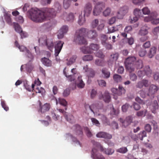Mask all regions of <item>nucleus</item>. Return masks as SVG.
<instances>
[{
    "mask_svg": "<svg viewBox=\"0 0 159 159\" xmlns=\"http://www.w3.org/2000/svg\"><path fill=\"white\" fill-rule=\"evenodd\" d=\"M30 17L35 22H42L48 17L53 18L56 14L54 9L45 8L40 10L37 8H32L28 12Z\"/></svg>",
    "mask_w": 159,
    "mask_h": 159,
    "instance_id": "1",
    "label": "nucleus"
},
{
    "mask_svg": "<svg viewBox=\"0 0 159 159\" xmlns=\"http://www.w3.org/2000/svg\"><path fill=\"white\" fill-rule=\"evenodd\" d=\"M91 143L93 145L91 151V157L94 159H105L104 157L98 152V150L99 149L101 151H104L103 147L99 143L94 140H92Z\"/></svg>",
    "mask_w": 159,
    "mask_h": 159,
    "instance_id": "2",
    "label": "nucleus"
},
{
    "mask_svg": "<svg viewBox=\"0 0 159 159\" xmlns=\"http://www.w3.org/2000/svg\"><path fill=\"white\" fill-rule=\"evenodd\" d=\"M86 32V29L83 28L76 31L74 38V41L76 43L79 44L86 45L87 44V41L84 38Z\"/></svg>",
    "mask_w": 159,
    "mask_h": 159,
    "instance_id": "3",
    "label": "nucleus"
},
{
    "mask_svg": "<svg viewBox=\"0 0 159 159\" xmlns=\"http://www.w3.org/2000/svg\"><path fill=\"white\" fill-rule=\"evenodd\" d=\"M39 43L43 45L46 46L48 48L52 51L53 48L54 44L52 39L46 35H43L38 40Z\"/></svg>",
    "mask_w": 159,
    "mask_h": 159,
    "instance_id": "4",
    "label": "nucleus"
},
{
    "mask_svg": "<svg viewBox=\"0 0 159 159\" xmlns=\"http://www.w3.org/2000/svg\"><path fill=\"white\" fill-rule=\"evenodd\" d=\"M136 60V58L134 57H129L126 59L125 62V68L129 72L134 70V64Z\"/></svg>",
    "mask_w": 159,
    "mask_h": 159,
    "instance_id": "5",
    "label": "nucleus"
},
{
    "mask_svg": "<svg viewBox=\"0 0 159 159\" xmlns=\"http://www.w3.org/2000/svg\"><path fill=\"white\" fill-rule=\"evenodd\" d=\"M99 48V46L97 44L91 43L89 47L84 46L81 48L82 51L84 53H91L93 51H96Z\"/></svg>",
    "mask_w": 159,
    "mask_h": 159,
    "instance_id": "6",
    "label": "nucleus"
},
{
    "mask_svg": "<svg viewBox=\"0 0 159 159\" xmlns=\"http://www.w3.org/2000/svg\"><path fill=\"white\" fill-rule=\"evenodd\" d=\"M105 7V3L102 2H97L95 5L93 11V14L95 16L99 15Z\"/></svg>",
    "mask_w": 159,
    "mask_h": 159,
    "instance_id": "7",
    "label": "nucleus"
},
{
    "mask_svg": "<svg viewBox=\"0 0 159 159\" xmlns=\"http://www.w3.org/2000/svg\"><path fill=\"white\" fill-rule=\"evenodd\" d=\"M92 4L90 2H88L85 5L83 10L84 15V16H89L91 13L92 9Z\"/></svg>",
    "mask_w": 159,
    "mask_h": 159,
    "instance_id": "8",
    "label": "nucleus"
},
{
    "mask_svg": "<svg viewBox=\"0 0 159 159\" xmlns=\"http://www.w3.org/2000/svg\"><path fill=\"white\" fill-rule=\"evenodd\" d=\"M64 43L61 41H58L56 42L54 45L55 55L56 57L58 56L62 48Z\"/></svg>",
    "mask_w": 159,
    "mask_h": 159,
    "instance_id": "9",
    "label": "nucleus"
},
{
    "mask_svg": "<svg viewBox=\"0 0 159 159\" xmlns=\"http://www.w3.org/2000/svg\"><path fill=\"white\" fill-rule=\"evenodd\" d=\"M128 8L127 6H124L121 7L117 12V16L120 19H122L123 16L127 12Z\"/></svg>",
    "mask_w": 159,
    "mask_h": 159,
    "instance_id": "10",
    "label": "nucleus"
},
{
    "mask_svg": "<svg viewBox=\"0 0 159 159\" xmlns=\"http://www.w3.org/2000/svg\"><path fill=\"white\" fill-rule=\"evenodd\" d=\"M156 16H154L152 15H151L146 17L144 18V21L146 22L151 21L153 24L157 25L159 23V18H156Z\"/></svg>",
    "mask_w": 159,
    "mask_h": 159,
    "instance_id": "11",
    "label": "nucleus"
},
{
    "mask_svg": "<svg viewBox=\"0 0 159 159\" xmlns=\"http://www.w3.org/2000/svg\"><path fill=\"white\" fill-rule=\"evenodd\" d=\"M149 83L148 81L146 79H143L137 83L136 85L137 88L140 89H142L143 86L147 87L149 86Z\"/></svg>",
    "mask_w": 159,
    "mask_h": 159,
    "instance_id": "12",
    "label": "nucleus"
},
{
    "mask_svg": "<svg viewBox=\"0 0 159 159\" xmlns=\"http://www.w3.org/2000/svg\"><path fill=\"white\" fill-rule=\"evenodd\" d=\"M74 129V134L81 137L83 135L82 129L81 127L78 125H76L73 127Z\"/></svg>",
    "mask_w": 159,
    "mask_h": 159,
    "instance_id": "13",
    "label": "nucleus"
},
{
    "mask_svg": "<svg viewBox=\"0 0 159 159\" xmlns=\"http://www.w3.org/2000/svg\"><path fill=\"white\" fill-rule=\"evenodd\" d=\"M19 49L21 52H26V55L30 59V61L33 59V55L26 47L23 45H21Z\"/></svg>",
    "mask_w": 159,
    "mask_h": 159,
    "instance_id": "14",
    "label": "nucleus"
},
{
    "mask_svg": "<svg viewBox=\"0 0 159 159\" xmlns=\"http://www.w3.org/2000/svg\"><path fill=\"white\" fill-rule=\"evenodd\" d=\"M158 89L159 88L157 86L154 84H151L148 90L149 96L151 95L152 97L154 98V94L157 91Z\"/></svg>",
    "mask_w": 159,
    "mask_h": 159,
    "instance_id": "15",
    "label": "nucleus"
},
{
    "mask_svg": "<svg viewBox=\"0 0 159 159\" xmlns=\"http://www.w3.org/2000/svg\"><path fill=\"white\" fill-rule=\"evenodd\" d=\"M41 103L40 102H39L40 109L39 111L42 113H44L48 111L51 107L50 104L48 103H46L43 105L41 106Z\"/></svg>",
    "mask_w": 159,
    "mask_h": 159,
    "instance_id": "16",
    "label": "nucleus"
},
{
    "mask_svg": "<svg viewBox=\"0 0 159 159\" xmlns=\"http://www.w3.org/2000/svg\"><path fill=\"white\" fill-rule=\"evenodd\" d=\"M120 121L122 123L123 125L125 127L128 126L129 125L132 121V118L131 116H128L126 118L125 120L121 118L120 119Z\"/></svg>",
    "mask_w": 159,
    "mask_h": 159,
    "instance_id": "17",
    "label": "nucleus"
},
{
    "mask_svg": "<svg viewBox=\"0 0 159 159\" xmlns=\"http://www.w3.org/2000/svg\"><path fill=\"white\" fill-rule=\"evenodd\" d=\"M149 108L152 113H156V110L158 108V104L157 101L156 100H154L152 102Z\"/></svg>",
    "mask_w": 159,
    "mask_h": 159,
    "instance_id": "18",
    "label": "nucleus"
},
{
    "mask_svg": "<svg viewBox=\"0 0 159 159\" xmlns=\"http://www.w3.org/2000/svg\"><path fill=\"white\" fill-rule=\"evenodd\" d=\"M123 27L122 25L121 24H120L115 27L113 26L109 27L108 28V32L110 33H112L115 31L122 30V29Z\"/></svg>",
    "mask_w": 159,
    "mask_h": 159,
    "instance_id": "19",
    "label": "nucleus"
},
{
    "mask_svg": "<svg viewBox=\"0 0 159 159\" xmlns=\"http://www.w3.org/2000/svg\"><path fill=\"white\" fill-rule=\"evenodd\" d=\"M96 136L98 138H104L110 139L112 138V136L111 134L107 133L101 132L96 134Z\"/></svg>",
    "mask_w": 159,
    "mask_h": 159,
    "instance_id": "20",
    "label": "nucleus"
},
{
    "mask_svg": "<svg viewBox=\"0 0 159 159\" xmlns=\"http://www.w3.org/2000/svg\"><path fill=\"white\" fill-rule=\"evenodd\" d=\"M98 36V34L96 30H91L87 32V36L90 39H95Z\"/></svg>",
    "mask_w": 159,
    "mask_h": 159,
    "instance_id": "21",
    "label": "nucleus"
},
{
    "mask_svg": "<svg viewBox=\"0 0 159 159\" xmlns=\"http://www.w3.org/2000/svg\"><path fill=\"white\" fill-rule=\"evenodd\" d=\"M102 98L105 102L107 103H109L111 100V98L110 94L107 91H106L102 95Z\"/></svg>",
    "mask_w": 159,
    "mask_h": 159,
    "instance_id": "22",
    "label": "nucleus"
},
{
    "mask_svg": "<svg viewBox=\"0 0 159 159\" xmlns=\"http://www.w3.org/2000/svg\"><path fill=\"white\" fill-rule=\"evenodd\" d=\"M143 70L148 77L151 76L152 73V71L149 66H145L143 68Z\"/></svg>",
    "mask_w": 159,
    "mask_h": 159,
    "instance_id": "23",
    "label": "nucleus"
},
{
    "mask_svg": "<svg viewBox=\"0 0 159 159\" xmlns=\"http://www.w3.org/2000/svg\"><path fill=\"white\" fill-rule=\"evenodd\" d=\"M76 85L77 87L79 88L82 89L84 87L85 84L83 81L81 77H78V80L76 82Z\"/></svg>",
    "mask_w": 159,
    "mask_h": 159,
    "instance_id": "24",
    "label": "nucleus"
},
{
    "mask_svg": "<svg viewBox=\"0 0 159 159\" xmlns=\"http://www.w3.org/2000/svg\"><path fill=\"white\" fill-rule=\"evenodd\" d=\"M102 72L104 75V78L108 79L110 76V72L106 68H103L102 70Z\"/></svg>",
    "mask_w": 159,
    "mask_h": 159,
    "instance_id": "25",
    "label": "nucleus"
},
{
    "mask_svg": "<svg viewBox=\"0 0 159 159\" xmlns=\"http://www.w3.org/2000/svg\"><path fill=\"white\" fill-rule=\"evenodd\" d=\"M41 61L43 64L46 66H50L52 65V62L51 61L47 58L44 57L42 58L41 59Z\"/></svg>",
    "mask_w": 159,
    "mask_h": 159,
    "instance_id": "26",
    "label": "nucleus"
},
{
    "mask_svg": "<svg viewBox=\"0 0 159 159\" xmlns=\"http://www.w3.org/2000/svg\"><path fill=\"white\" fill-rule=\"evenodd\" d=\"M156 48L155 47L151 48L148 54V56L150 58H152L156 54Z\"/></svg>",
    "mask_w": 159,
    "mask_h": 159,
    "instance_id": "27",
    "label": "nucleus"
},
{
    "mask_svg": "<svg viewBox=\"0 0 159 159\" xmlns=\"http://www.w3.org/2000/svg\"><path fill=\"white\" fill-rule=\"evenodd\" d=\"M11 15L5 13L4 16V19L7 23L10 25H12V20L11 17Z\"/></svg>",
    "mask_w": 159,
    "mask_h": 159,
    "instance_id": "28",
    "label": "nucleus"
},
{
    "mask_svg": "<svg viewBox=\"0 0 159 159\" xmlns=\"http://www.w3.org/2000/svg\"><path fill=\"white\" fill-rule=\"evenodd\" d=\"M95 63L96 65L99 66H103L105 65V62L102 59H96L95 60Z\"/></svg>",
    "mask_w": 159,
    "mask_h": 159,
    "instance_id": "29",
    "label": "nucleus"
},
{
    "mask_svg": "<svg viewBox=\"0 0 159 159\" xmlns=\"http://www.w3.org/2000/svg\"><path fill=\"white\" fill-rule=\"evenodd\" d=\"M113 79L114 81L116 83L120 82L122 80V77L117 74H115L113 76Z\"/></svg>",
    "mask_w": 159,
    "mask_h": 159,
    "instance_id": "30",
    "label": "nucleus"
},
{
    "mask_svg": "<svg viewBox=\"0 0 159 159\" xmlns=\"http://www.w3.org/2000/svg\"><path fill=\"white\" fill-rule=\"evenodd\" d=\"M84 15L82 16L81 14L79 16L78 23L80 25H83L85 22V17Z\"/></svg>",
    "mask_w": 159,
    "mask_h": 159,
    "instance_id": "31",
    "label": "nucleus"
},
{
    "mask_svg": "<svg viewBox=\"0 0 159 159\" xmlns=\"http://www.w3.org/2000/svg\"><path fill=\"white\" fill-rule=\"evenodd\" d=\"M135 66L137 69H140L142 68L143 67L142 61L141 60H138L136 62Z\"/></svg>",
    "mask_w": 159,
    "mask_h": 159,
    "instance_id": "32",
    "label": "nucleus"
},
{
    "mask_svg": "<svg viewBox=\"0 0 159 159\" xmlns=\"http://www.w3.org/2000/svg\"><path fill=\"white\" fill-rule=\"evenodd\" d=\"M148 32L146 27H142L139 32V35H147Z\"/></svg>",
    "mask_w": 159,
    "mask_h": 159,
    "instance_id": "33",
    "label": "nucleus"
},
{
    "mask_svg": "<svg viewBox=\"0 0 159 159\" xmlns=\"http://www.w3.org/2000/svg\"><path fill=\"white\" fill-rule=\"evenodd\" d=\"M125 92V89L122 86L119 85L118 89L117 95L120 96L123 94H124Z\"/></svg>",
    "mask_w": 159,
    "mask_h": 159,
    "instance_id": "34",
    "label": "nucleus"
},
{
    "mask_svg": "<svg viewBox=\"0 0 159 159\" xmlns=\"http://www.w3.org/2000/svg\"><path fill=\"white\" fill-rule=\"evenodd\" d=\"M145 90V89H142L139 92V93L140 97L143 98H145L147 96H150L149 94L148 93H146Z\"/></svg>",
    "mask_w": 159,
    "mask_h": 159,
    "instance_id": "35",
    "label": "nucleus"
},
{
    "mask_svg": "<svg viewBox=\"0 0 159 159\" xmlns=\"http://www.w3.org/2000/svg\"><path fill=\"white\" fill-rule=\"evenodd\" d=\"M82 59L84 61H89L93 60V57L91 55H87L83 56Z\"/></svg>",
    "mask_w": 159,
    "mask_h": 159,
    "instance_id": "36",
    "label": "nucleus"
},
{
    "mask_svg": "<svg viewBox=\"0 0 159 159\" xmlns=\"http://www.w3.org/2000/svg\"><path fill=\"white\" fill-rule=\"evenodd\" d=\"M99 104H97L96 103L93 104L90 106H89V107L92 112L94 113L93 110H96V109H99L100 107L98 105Z\"/></svg>",
    "mask_w": 159,
    "mask_h": 159,
    "instance_id": "37",
    "label": "nucleus"
},
{
    "mask_svg": "<svg viewBox=\"0 0 159 159\" xmlns=\"http://www.w3.org/2000/svg\"><path fill=\"white\" fill-rule=\"evenodd\" d=\"M14 27L15 31L17 33H20L22 32L21 28L18 23H14Z\"/></svg>",
    "mask_w": 159,
    "mask_h": 159,
    "instance_id": "38",
    "label": "nucleus"
},
{
    "mask_svg": "<svg viewBox=\"0 0 159 159\" xmlns=\"http://www.w3.org/2000/svg\"><path fill=\"white\" fill-rule=\"evenodd\" d=\"M76 57V56H72L70 58L69 61L67 62V65L69 66L73 64L75 61Z\"/></svg>",
    "mask_w": 159,
    "mask_h": 159,
    "instance_id": "39",
    "label": "nucleus"
},
{
    "mask_svg": "<svg viewBox=\"0 0 159 159\" xmlns=\"http://www.w3.org/2000/svg\"><path fill=\"white\" fill-rule=\"evenodd\" d=\"M147 112V110L146 109H144L143 110H141L137 112V115L138 116H144Z\"/></svg>",
    "mask_w": 159,
    "mask_h": 159,
    "instance_id": "40",
    "label": "nucleus"
},
{
    "mask_svg": "<svg viewBox=\"0 0 159 159\" xmlns=\"http://www.w3.org/2000/svg\"><path fill=\"white\" fill-rule=\"evenodd\" d=\"M87 74L88 78L89 79L90 78H93L94 76L95 75V72L92 69H90Z\"/></svg>",
    "mask_w": 159,
    "mask_h": 159,
    "instance_id": "41",
    "label": "nucleus"
},
{
    "mask_svg": "<svg viewBox=\"0 0 159 159\" xmlns=\"http://www.w3.org/2000/svg\"><path fill=\"white\" fill-rule=\"evenodd\" d=\"M99 23L98 20V19H95L93 20L91 23V27L92 28H95L98 25Z\"/></svg>",
    "mask_w": 159,
    "mask_h": 159,
    "instance_id": "42",
    "label": "nucleus"
},
{
    "mask_svg": "<svg viewBox=\"0 0 159 159\" xmlns=\"http://www.w3.org/2000/svg\"><path fill=\"white\" fill-rule=\"evenodd\" d=\"M146 136V132L143 130L139 133V134L138 138L141 140H143L144 137Z\"/></svg>",
    "mask_w": 159,
    "mask_h": 159,
    "instance_id": "43",
    "label": "nucleus"
},
{
    "mask_svg": "<svg viewBox=\"0 0 159 159\" xmlns=\"http://www.w3.org/2000/svg\"><path fill=\"white\" fill-rule=\"evenodd\" d=\"M71 3V0H64L63 6L65 9H67L70 6Z\"/></svg>",
    "mask_w": 159,
    "mask_h": 159,
    "instance_id": "44",
    "label": "nucleus"
},
{
    "mask_svg": "<svg viewBox=\"0 0 159 159\" xmlns=\"http://www.w3.org/2000/svg\"><path fill=\"white\" fill-rule=\"evenodd\" d=\"M34 68L33 65L31 64L28 63L26 65V69L29 72H30L33 70Z\"/></svg>",
    "mask_w": 159,
    "mask_h": 159,
    "instance_id": "45",
    "label": "nucleus"
},
{
    "mask_svg": "<svg viewBox=\"0 0 159 159\" xmlns=\"http://www.w3.org/2000/svg\"><path fill=\"white\" fill-rule=\"evenodd\" d=\"M134 16H137L138 17L142 16V13L141 10L138 8H136L134 11Z\"/></svg>",
    "mask_w": 159,
    "mask_h": 159,
    "instance_id": "46",
    "label": "nucleus"
},
{
    "mask_svg": "<svg viewBox=\"0 0 159 159\" xmlns=\"http://www.w3.org/2000/svg\"><path fill=\"white\" fill-rule=\"evenodd\" d=\"M128 151L126 147H123L121 148L116 150L117 152H120L121 153H125Z\"/></svg>",
    "mask_w": 159,
    "mask_h": 159,
    "instance_id": "47",
    "label": "nucleus"
},
{
    "mask_svg": "<svg viewBox=\"0 0 159 159\" xmlns=\"http://www.w3.org/2000/svg\"><path fill=\"white\" fill-rule=\"evenodd\" d=\"M111 9L109 7H107L106 9L102 13L104 16H109L111 12Z\"/></svg>",
    "mask_w": 159,
    "mask_h": 159,
    "instance_id": "48",
    "label": "nucleus"
},
{
    "mask_svg": "<svg viewBox=\"0 0 159 159\" xmlns=\"http://www.w3.org/2000/svg\"><path fill=\"white\" fill-rule=\"evenodd\" d=\"M74 19V16L73 14L70 13L66 17V20L68 21H73Z\"/></svg>",
    "mask_w": 159,
    "mask_h": 159,
    "instance_id": "49",
    "label": "nucleus"
},
{
    "mask_svg": "<svg viewBox=\"0 0 159 159\" xmlns=\"http://www.w3.org/2000/svg\"><path fill=\"white\" fill-rule=\"evenodd\" d=\"M34 91L36 93H41L42 94L44 92L45 90L43 88L37 86L35 88Z\"/></svg>",
    "mask_w": 159,
    "mask_h": 159,
    "instance_id": "50",
    "label": "nucleus"
},
{
    "mask_svg": "<svg viewBox=\"0 0 159 159\" xmlns=\"http://www.w3.org/2000/svg\"><path fill=\"white\" fill-rule=\"evenodd\" d=\"M114 150L111 148L105 149L104 150L105 153L108 155H111L114 153Z\"/></svg>",
    "mask_w": 159,
    "mask_h": 159,
    "instance_id": "51",
    "label": "nucleus"
},
{
    "mask_svg": "<svg viewBox=\"0 0 159 159\" xmlns=\"http://www.w3.org/2000/svg\"><path fill=\"white\" fill-rule=\"evenodd\" d=\"M58 102L60 104L64 106H66L67 105V102L64 99L61 98H59Z\"/></svg>",
    "mask_w": 159,
    "mask_h": 159,
    "instance_id": "52",
    "label": "nucleus"
},
{
    "mask_svg": "<svg viewBox=\"0 0 159 159\" xmlns=\"http://www.w3.org/2000/svg\"><path fill=\"white\" fill-rule=\"evenodd\" d=\"M146 53V51L144 49L141 48L139 52V54L140 57H144Z\"/></svg>",
    "mask_w": 159,
    "mask_h": 159,
    "instance_id": "53",
    "label": "nucleus"
},
{
    "mask_svg": "<svg viewBox=\"0 0 159 159\" xmlns=\"http://www.w3.org/2000/svg\"><path fill=\"white\" fill-rule=\"evenodd\" d=\"M68 30V27L67 25H64L62 27L60 30V31L63 32L65 34H66Z\"/></svg>",
    "mask_w": 159,
    "mask_h": 159,
    "instance_id": "54",
    "label": "nucleus"
},
{
    "mask_svg": "<svg viewBox=\"0 0 159 159\" xmlns=\"http://www.w3.org/2000/svg\"><path fill=\"white\" fill-rule=\"evenodd\" d=\"M145 0H133V2L134 4L140 5L144 2Z\"/></svg>",
    "mask_w": 159,
    "mask_h": 159,
    "instance_id": "55",
    "label": "nucleus"
},
{
    "mask_svg": "<svg viewBox=\"0 0 159 159\" xmlns=\"http://www.w3.org/2000/svg\"><path fill=\"white\" fill-rule=\"evenodd\" d=\"M68 135L71 137L74 142H75L76 143L78 144L81 146V144L80 141L78 140L76 138L74 137L71 134H68Z\"/></svg>",
    "mask_w": 159,
    "mask_h": 159,
    "instance_id": "56",
    "label": "nucleus"
},
{
    "mask_svg": "<svg viewBox=\"0 0 159 159\" xmlns=\"http://www.w3.org/2000/svg\"><path fill=\"white\" fill-rule=\"evenodd\" d=\"M129 76L130 79L133 81H135L137 80V77L135 74L130 73Z\"/></svg>",
    "mask_w": 159,
    "mask_h": 159,
    "instance_id": "57",
    "label": "nucleus"
},
{
    "mask_svg": "<svg viewBox=\"0 0 159 159\" xmlns=\"http://www.w3.org/2000/svg\"><path fill=\"white\" fill-rule=\"evenodd\" d=\"M144 129L147 132H150L152 129V127L149 124L146 125L144 126Z\"/></svg>",
    "mask_w": 159,
    "mask_h": 159,
    "instance_id": "58",
    "label": "nucleus"
},
{
    "mask_svg": "<svg viewBox=\"0 0 159 159\" xmlns=\"http://www.w3.org/2000/svg\"><path fill=\"white\" fill-rule=\"evenodd\" d=\"M135 100L139 103L141 104H144L145 102L144 100L141 99L139 97H137L135 98Z\"/></svg>",
    "mask_w": 159,
    "mask_h": 159,
    "instance_id": "59",
    "label": "nucleus"
},
{
    "mask_svg": "<svg viewBox=\"0 0 159 159\" xmlns=\"http://www.w3.org/2000/svg\"><path fill=\"white\" fill-rule=\"evenodd\" d=\"M129 107V105L127 103H125V104L123 105L121 108L122 111L124 112H126Z\"/></svg>",
    "mask_w": 159,
    "mask_h": 159,
    "instance_id": "60",
    "label": "nucleus"
},
{
    "mask_svg": "<svg viewBox=\"0 0 159 159\" xmlns=\"http://www.w3.org/2000/svg\"><path fill=\"white\" fill-rule=\"evenodd\" d=\"M91 120L93 124H94L95 125L98 126H99L100 123H99V121L96 119L92 118H91Z\"/></svg>",
    "mask_w": 159,
    "mask_h": 159,
    "instance_id": "61",
    "label": "nucleus"
},
{
    "mask_svg": "<svg viewBox=\"0 0 159 159\" xmlns=\"http://www.w3.org/2000/svg\"><path fill=\"white\" fill-rule=\"evenodd\" d=\"M102 44L107 49H110L112 48V45L106 42H103Z\"/></svg>",
    "mask_w": 159,
    "mask_h": 159,
    "instance_id": "62",
    "label": "nucleus"
},
{
    "mask_svg": "<svg viewBox=\"0 0 159 159\" xmlns=\"http://www.w3.org/2000/svg\"><path fill=\"white\" fill-rule=\"evenodd\" d=\"M99 85L102 87H105L106 85L105 81L103 80H98Z\"/></svg>",
    "mask_w": 159,
    "mask_h": 159,
    "instance_id": "63",
    "label": "nucleus"
},
{
    "mask_svg": "<svg viewBox=\"0 0 159 159\" xmlns=\"http://www.w3.org/2000/svg\"><path fill=\"white\" fill-rule=\"evenodd\" d=\"M137 75L139 77H143L144 75H146L144 70H139L137 73Z\"/></svg>",
    "mask_w": 159,
    "mask_h": 159,
    "instance_id": "64",
    "label": "nucleus"
}]
</instances>
